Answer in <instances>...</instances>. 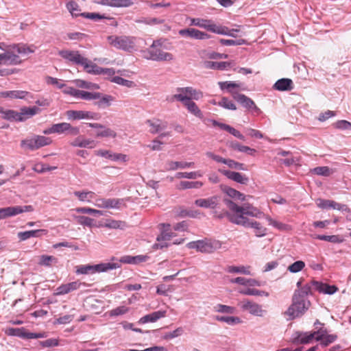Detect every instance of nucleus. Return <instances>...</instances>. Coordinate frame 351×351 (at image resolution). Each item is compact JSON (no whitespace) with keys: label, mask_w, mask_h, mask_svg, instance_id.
Segmentation results:
<instances>
[{"label":"nucleus","mask_w":351,"mask_h":351,"mask_svg":"<svg viewBox=\"0 0 351 351\" xmlns=\"http://www.w3.org/2000/svg\"><path fill=\"white\" fill-rule=\"evenodd\" d=\"M35 47L25 44H16L9 47L4 53H0V66L18 65L22 63L19 55L25 56L34 53Z\"/></svg>","instance_id":"nucleus-1"},{"label":"nucleus","mask_w":351,"mask_h":351,"mask_svg":"<svg viewBox=\"0 0 351 351\" xmlns=\"http://www.w3.org/2000/svg\"><path fill=\"white\" fill-rule=\"evenodd\" d=\"M225 202L228 208L232 213V214L229 215V219L234 223V220L239 217L247 218L245 215H249L256 218H262L265 217L266 215L259 209L250 204H247L241 206L230 199H225Z\"/></svg>","instance_id":"nucleus-2"},{"label":"nucleus","mask_w":351,"mask_h":351,"mask_svg":"<svg viewBox=\"0 0 351 351\" xmlns=\"http://www.w3.org/2000/svg\"><path fill=\"white\" fill-rule=\"evenodd\" d=\"M298 293H294L292 298V304L284 313L288 320H293L302 316L308 309L310 302L298 296Z\"/></svg>","instance_id":"nucleus-3"},{"label":"nucleus","mask_w":351,"mask_h":351,"mask_svg":"<svg viewBox=\"0 0 351 351\" xmlns=\"http://www.w3.org/2000/svg\"><path fill=\"white\" fill-rule=\"evenodd\" d=\"M108 41L112 47L128 52L137 50V38L128 36H110Z\"/></svg>","instance_id":"nucleus-4"},{"label":"nucleus","mask_w":351,"mask_h":351,"mask_svg":"<svg viewBox=\"0 0 351 351\" xmlns=\"http://www.w3.org/2000/svg\"><path fill=\"white\" fill-rule=\"evenodd\" d=\"M222 243L217 240L205 239L190 242L187 244L189 249H195L202 253H213L221 248Z\"/></svg>","instance_id":"nucleus-5"},{"label":"nucleus","mask_w":351,"mask_h":351,"mask_svg":"<svg viewBox=\"0 0 351 351\" xmlns=\"http://www.w3.org/2000/svg\"><path fill=\"white\" fill-rule=\"evenodd\" d=\"M147 58L154 61H171L173 59L172 53L165 51L160 40L154 41L147 49Z\"/></svg>","instance_id":"nucleus-6"},{"label":"nucleus","mask_w":351,"mask_h":351,"mask_svg":"<svg viewBox=\"0 0 351 351\" xmlns=\"http://www.w3.org/2000/svg\"><path fill=\"white\" fill-rule=\"evenodd\" d=\"M190 25L204 28L207 31L217 34H228V27L216 25L212 20L202 18H190Z\"/></svg>","instance_id":"nucleus-7"},{"label":"nucleus","mask_w":351,"mask_h":351,"mask_svg":"<svg viewBox=\"0 0 351 351\" xmlns=\"http://www.w3.org/2000/svg\"><path fill=\"white\" fill-rule=\"evenodd\" d=\"M119 267L117 263H105L95 265H80L76 267L77 274H93L95 273L104 272L110 269H116Z\"/></svg>","instance_id":"nucleus-8"},{"label":"nucleus","mask_w":351,"mask_h":351,"mask_svg":"<svg viewBox=\"0 0 351 351\" xmlns=\"http://www.w3.org/2000/svg\"><path fill=\"white\" fill-rule=\"evenodd\" d=\"M234 223L241 225L245 228H251L254 230V233L258 237H262L267 234V229L260 222L251 220L248 218L239 217L234 220Z\"/></svg>","instance_id":"nucleus-9"},{"label":"nucleus","mask_w":351,"mask_h":351,"mask_svg":"<svg viewBox=\"0 0 351 351\" xmlns=\"http://www.w3.org/2000/svg\"><path fill=\"white\" fill-rule=\"evenodd\" d=\"M51 142L52 141L49 137L36 135L31 138L22 140L21 145L25 149L33 151L50 145Z\"/></svg>","instance_id":"nucleus-10"},{"label":"nucleus","mask_w":351,"mask_h":351,"mask_svg":"<svg viewBox=\"0 0 351 351\" xmlns=\"http://www.w3.org/2000/svg\"><path fill=\"white\" fill-rule=\"evenodd\" d=\"M67 132L71 136H77L80 134V129L77 127L72 126L70 123L62 122L60 123L53 124L48 129L43 131L45 134H63Z\"/></svg>","instance_id":"nucleus-11"},{"label":"nucleus","mask_w":351,"mask_h":351,"mask_svg":"<svg viewBox=\"0 0 351 351\" xmlns=\"http://www.w3.org/2000/svg\"><path fill=\"white\" fill-rule=\"evenodd\" d=\"M66 115L69 120L93 119L98 120L100 115L97 112L87 110H70L66 112Z\"/></svg>","instance_id":"nucleus-12"},{"label":"nucleus","mask_w":351,"mask_h":351,"mask_svg":"<svg viewBox=\"0 0 351 351\" xmlns=\"http://www.w3.org/2000/svg\"><path fill=\"white\" fill-rule=\"evenodd\" d=\"M229 93L232 95L234 99L242 104L244 107L249 110H254L257 114L261 112V110L256 106L255 103L246 95L233 90H229Z\"/></svg>","instance_id":"nucleus-13"},{"label":"nucleus","mask_w":351,"mask_h":351,"mask_svg":"<svg viewBox=\"0 0 351 351\" xmlns=\"http://www.w3.org/2000/svg\"><path fill=\"white\" fill-rule=\"evenodd\" d=\"M238 305L243 311H248L250 314L256 316L263 315V310L261 306L256 302L245 299L239 302Z\"/></svg>","instance_id":"nucleus-14"},{"label":"nucleus","mask_w":351,"mask_h":351,"mask_svg":"<svg viewBox=\"0 0 351 351\" xmlns=\"http://www.w3.org/2000/svg\"><path fill=\"white\" fill-rule=\"evenodd\" d=\"M317 336L316 330L313 332H295L292 338V343L295 344H307L315 339Z\"/></svg>","instance_id":"nucleus-15"},{"label":"nucleus","mask_w":351,"mask_h":351,"mask_svg":"<svg viewBox=\"0 0 351 351\" xmlns=\"http://www.w3.org/2000/svg\"><path fill=\"white\" fill-rule=\"evenodd\" d=\"M178 34L182 37L197 40H206L211 37V36L207 33L195 28L182 29L179 30Z\"/></svg>","instance_id":"nucleus-16"},{"label":"nucleus","mask_w":351,"mask_h":351,"mask_svg":"<svg viewBox=\"0 0 351 351\" xmlns=\"http://www.w3.org/2000/svg\"><path fill=\"white\" fill-rule=\"evenodd\" d=\"M317 336L315 340L320 341V344L324 347L333 343L337 339V335H328L327 330L324 327H320L316 330Z\"/></svg>","instance_id":"nucleus-17"},{"label":"nucleus","mask_w":351,"mask_h":351,"mask_svg":"<svg viewBox=\"0 0 351 351\" xmlns=\"http://www.w3.org/2000/svg\"><path fill=\"white\" fill-rule=\"evenodd\" d=\"M220 203V197L217 195L211 196L208 198H200L195 201L194 204L200 208H216Z\"/></svg>","instance_id":"nucleus-18"},{"label":"nucleus","mask_w":351,"mask_h":351,"mask_svg":"<svg viewBox=\"0 0 351 351\" xmlns=\"http://www.w3.org/2000/svg\"><path fill=\"white\" fill-rule=\"evenodd\" d=\"M58 54L62 58L75 64H80V63H82V61L83 60V56L78 51L68 49L61 50L58 52Z\"/></svg>","instance_id":"nucleus-19"},{"label":"nucleus","mask_w":351,"mask_h":351,"mask_svg":"<svg viewBox=\"0 0 351 351\" xmlns=\"http://www.w3.org/2000/svg\"><path fill=\"white\" fill-rule=\"evenodd\" d=\"M121 199L117 198H99L96 200L95 206L99 208H119Z\"/></svg>","instance_id":"nucleus-20"},{"label":"nucleus","mask_w":351,"mask_h":351,"mask_svg":"<svg viewBox=\"0 0 351 351\" xmlns=\"http://www.w3.org/2000/svg\"><path fill=\"white\" fill-rule=\"evenodd\" d=\"M311 284L313 289L321 293L331 295L338 290V288L335 285H329L315 280H311Z\"/></svg>","instance_id":"nucleus-21"},{"label":"nucleus","mask_w":351,"mask_h":351,"mask_svg":"<svg viewBox=\"0 0 351 351\" xmlns=\"http://www.w3.org/2000/svg\"><path fill=\"white\" fill-rule=\"evenodd\" d=\"M219 171L228 179L239 184H246L249 181V178L246 176L239 172L231 171L229 170H219Z\"/></svg>","instance_id":"nucleus-22"},{"label":"nucleus","mask_w":351,"mask_h":351,"mask_svg":"<svg viewBox=\"0 0 351 351\" xmlns=\"http://www.w3.org/2000/svg\"><path fill=\"white\" fill-rule=\"evenodd\" d=\"M160 226H161V232L156 238L157 241H166L168 243L173 237H176V234L171 231L169 223H161Z\"/></svg>","instance_id":"nucleus-23"},{"label":"nucleus","mask_w":351,"mask_h":351,"mask_svg":"<svg viewBox=\"0 0 351 351\" xmlns=\"http://www.w3.org/2000/svg\"><path fill=\"white\" fill-rule=\"evenodd\" d=\"M97 227H104L109 229H123L126 227V223L123 221L115 220L111 218H108L105 219L104 223L101 221L99 222Z\"/></svg>","instance_id":"nucleus-24"},{"label":"nucleus","mask_w":351,"mask_h":351,"mask_svg":"<svg viewBox=\"0 0 351 351\" xmlns=\"http://www.w3.org/2000/svg\"><path fill=\"white\" fill-rule=\"evenodd\" d=\"M73 147H84L93 149L96 147L95 141L85 138L83 136H78L72 142L70 143Z\"/></svg>","instance_id":"nucleus-25"},{"label":"nucleus","mask_w":351,"mask_h":351,"mask_svg":"<svg viewBox=\"0 0 351 351\" xmlns=\"http://www.w3.org/2000/svg\"><path fill=\"white\" fill-rule=\"evenodd\" d=\"M317 206L322 209H334L341 210L343 208V205L337 203L333 200L324 199L319 198L316 200Z\"/></svg>","instance_id":"nucleus-26"},{"label":"nucleus","mask_w":351,"mask_h":351,"mask_svg":"<svg viewBox=\"0 0 351 351\" xmlns=\"http://www.w3.org/2000/svg\"><path fill=\"white\" fill-rule=\"evenodd\" d=\"M146 123L149 127V132L152 134L158 133L167 127V123L160 119L147 120Z\"/></svg>","instance_id":"nucleus-27"},{"label":"nucleus","mask_w":351,"mask_h":351,"mask_svg":"<svg viewBox=\"0 0 351 351\" xmlns=\"http://www.w3.org/2000/svg\"><path fill=\"white\" fill-rule=\"evenodd\" d=\"M273 88L279 91L291 90L293 88V83L291 79L282 78L274 84Z\"/></svg>","instance_id":"nucleus-28"},{"label":"nucleus","mask_w":351,"mask_h":351,"mask_svg":"<svg viewBox=\"0 0 351 351\" xmlns=\"http://www.w3.org/2000/svg\"><path fill=\"white\" fill-rule=\"evenodd\" d=\"M39 111V108L36 106L22 108L21 111L19 112V121H25L36 114Z\"/></svg>","instance_id":"nucleus-29"},{"label":"nucleus","mask_w":351,"mask_h":351,"mask_svg":"<svg viewBox=\"0 0 351 351\" xmlns=\"http://www.w3.org/2000/svg\"><path fill=\"white\" fill-rule=\"evenodd\" d=\"M195 163L193 162H177L169 160L166 163V170L167 171H175L178 169H186L189 167H193Z\"/></svg>","instance_id":"nucleus-30"},{"label":"nucleus","mask_w":351,"mask_h":351,"mask_svg":"<svg viewBox=\"0 0 351 351\" xmlns=\"http://www.w3.org/2000/svg\"><path fill=\"white\" fill-rule=\"evenodd\" d=\"M166 311H158L153 312L150 314L142 317L139 319L140 324H145L147 322H155L158 319L166 316Z\"/></svg>","instance_id":"nucleus-31"},{"label":"nucleus","mask_w":351,"mask_h":351,"mask_svg":"<svg viewBox=\"0 0 351 351\" xmlns=\"http://www.w3.org/2000/svg\"><path fill=\"white\" fill-rule=\"evenodd\" d=\"M34 210L32 206H10L7 207V215L8 217L17 215L19 214L25 213V212H32Z\"/></svg>","instance_id":"nucleus-32"},{"label":"nucleus","mask_w":351,"mask_h":351,"mask_svg":"<svg viewBox=\"0 0 351 351\" xmlns=\"http://www.w3.org/2000/svg\"><path fill=\"white\" fill-rule=\"evenodd\" d=\"M41 233L47 234V231L46 230H28L25 232H19L17 234L19 239L21 241H25L31 237H39L41 236Z\"/></svg>","instance_id":"nucleus-33"},{"label":"nucleus","mask_w":351,"mask_h":351,"mask_svg":"<svg viewBox=\"0 0 351 351\" xmlns=\"http://www.w3.org/2000/svg\"><path fill=\"white\" fill-rule=\"evenodd\" d=\"M29 93L25 90H9L0 93L1 97H10L11 99H25Z\"/></svg>","instance_id":"nucleus-34"},{"label":"nucleus","mask_w":351,"mask_h":351,"mask_svg":"<svg viewBox=\"0 0 351 351\" xmlns=\"http://www.w3.org/2000/svg\"><path fill=\"white\" fill-rule=\"evenodd\" d=\"M83 62L80 63V65L84 66L86 72L89 73L99 74L101 72L100 67L88 60L83 56Z\"/></svg>","instance_id":"nucleus-35"},{"label":"nucleus","mask_w":351,"mask_h":351,"mask_svg":"<svg viewBox=\"0 0 351 351\" xmlns=\"http://www.w3.org/2000/svg\"><path fill=\"white\" fill-rule=\"evenodd\" d=\"M230 147L234 150H238L241 152H245L250 156H254L256 153V150L252 149L248 146L242 145L237 141H232L230 143Z\"/></svg>","instance_id":"nucleus-36"},{"label":"nucleus","mask_w":351,"mask_h":351,"mask_svg":"<svg viewBox=\"0 0 351 351\" xmlns=\"http://www.w3.org/2000/svg\"><path fill=\"white\" fill-rule=\"evenodd\" d=\"M73 193L80 201L89 203L92 202L95 197V193L90 191H75Z\"/></svg>","instance_id":"nucleus-37"},{"label":"nucleus","mask_w":351,"mask_h":351,"mask_svg":"<svg viewBox=\"0 0 351 351\" xmlns=\"http://www.w3.org/2000/svg\"><path fill=\"white\" fill-rule=\"evenodd\" d=\"M265 218L268 221L269 224L281 231H289L291 230V226L283 223L277 220L273 219L269 215H266Z\"/></svg>","instance_id":"nucleus-38"},{"label":"nucleus","mask_w":351,"mask_h":351,"mask_svg":"<svg viewBox=\"0 0 351 351\" xmlns=\"http://www.w3.org/2000/svg\"><path fill=\"white\" fill-rule=\"evenodd\" d=\"M265 218L268 221L269 224L281 231H289L291 230V226L283 223L277 220L273 219L269 215H266Z\"/></svg>","instance_id":"nucleus-39"},{"label":"nucleus","mask_w":351,"mask_h":351,"mask_svg":"<svg viewBox=\"0 0 351 351\" xmlns=\"http://www.w3.org/2000/svg\"><path fill=\"white\" fill-rule=\"evenodd\" d=\"M203 186V183L200 181L189 182L181 181L176 188L178 190H185L189 189H199Z\"/></svg>","instance_id":"nucleus-40"},{"label":"nucleus","mask_w":351,"mask_h":351,"mask_svg":"<svg viewBox=\"0 0 351 351\" xmlns=\"http://www.w3.org/2000/svg\"><path fill=\"white\" fill-rule=\"evenodd\" d=\"M27 330L25 328H7L5 333L8 336H16L26 339Z\"/></svg>","instance_id":"nucleus-41"},{"label":"nucleus","mask_w":351,"mask_h":351,"mask_svg":"<svg viewBox=\"0 0 351 351\" xmlns=\"http://www.w3.org/2000/svg\"><path fill=\"white\" fill-rule=\"evenodd\" d=\"M188 110V111L195 115V117L198 118H202L203 114L197 105L192 100L186 101V102L183 104Z\"/></svg>","instance_id":"nucleus-42"},{"label":"nucleus","mask_w":351,"mask_h":351,"mask_svg":"<svg viewBox=\"0 0 351 351\" xmlns=\"http://www.w3.org/2000/svg\"><path fill=\"white\" fill-rule=\"evenodd\" d=\"M230 66V63L228 62H213L206 61L204 62V67L206 69H216V70H225L227 67Z\"/></svg>","instance_id":"nucleus-43"},{"label":"nucleus","mask_w":351,"mask_h":351,"mask_svg":"<svg viewBox=\"0 0 351 351\" xmlns=\"http://www.w3.org/2000/svg\"><path fill=\"white\" fill-rule=\"evenodd\" d=\"M77 222L84 226H87L88 228L97 227L98 224L96 223V221L90 217L80 215L75 217Z\"/></svg>","instance_id":"nucleus-44"},{"label":"nucleus","mask_w":351,"mask_h":351,"mask_svg":"<svg viewBox=\"0 0 351 351\" xmlns=\"http://www.w3.org/2000/svg\"><path fill=\"white\" fill-rule=\"evenodd\" d=\"M224 193L227 194L230 197L235 199V200H241L244 201L245 196L244 194L241 192L237 191L236 189L231 187H225L223 189Z\"/></svg>","instance_id":"nucleus-45"},{"label":"nucleus","mask_w":351,"mask_h":351,"mask_svg":"<svg viewBox=\"0 0 351 351\" xmlns=\"http://www.w3.org/2000/svg\"><path fill=\"white\" fill-rule=\"evenodd\" d=\"M184 88H177V93L173 95L171 97V101L177 100L181 101L183 104H184L186 101H189L190 98H189V93H186L183 91Z\"/></svg>","instance_id":"nucleus-46"},{"label":"nucleus","mask_w":351,"mask_h":351,"mask_svg":"<svg viewBox=\"0 0 351 351\" xmlns=\"http://www.w3.org/2000/svg\"><path fill=\"white\" fill-rule=\"evenodd\" d=\"M66 8L74 17L82 16L81 10L79 5L75 1H70L66 3Z\"/></svg>","instance_id":"nucleus-47"},{"label":"nucleus","mask_w":351,"mask_h":351,"mask_svg":"<svg viewBox=\"0 0 351 351\" xmlns=\"http://www.w3.org/2000/svg\"><path fill=\"white\" fill-rule=\"evenodd\" d=\"M313 286L311 284V281L303 285L300 289L295 291L294 293H298V296L302 298H304L305 296L308 294H311V290Z\"/></svg>","instance_id":"nucleus-48"},{"label":"nucleus","mask_w":351,"mask_h":351,"mask_svg":"<svg viewBox=\"0 0 351 351\" xmlns=\"http://www.w3.org/2000/svg\"><path fill=\"white\" fill-rule=\"evenodd\" d=\"M202 176V173L199 171L191 172H178L175 176V177L178 179L187 178L193 180Z\"/></svg>","instance_id":"nucleus-49"},{"label":"nucleus","mask_w":351,"mask_h":351,"mask_svg":"<svg viewBox=\"0 0 351 351\" xmlns=\"http://www.w3.org/2000/svg\"><path fill=\"white\" fill-rule=\"evenodd\" d=\"M250 267H245V266H228L226 268V271L228 273H240L246 275H250Z\"/></svg>","instance_id":"nucleus-50"},{"label":"nucleus","mask_w":351,"mask_h":351,"mask_svg":"<svg viewBox=\"0 0 351 351\" xmlns=\"http://www.w3.org/2000/svg\"><path fill=\"white\" fill-rule=\"evenodd\" d=\"M311 172L318 176H330L333 173V171L328 167L324 166L315 167L311 169Z\"/></svg>","instance_id":"nucleus-51"},{"label":"nucleus","mask_w":351,"mask_h":351,"mask_svg":"<svg viewBox=\"0 0 351 351\" xmlns=\"http://www.w3.org/2000/svg\"><path fill=\"white\" fill-rule=\"evenodd\" d=\"M182 90L189 93V98H190L191 100H192V99L198 100L203 97V93L201 91L194 89L192 87H185L184 90Z\"/></svg>","instance_id":"nucleus-52"},{"label":"nucleus","mask_w":351,"mask_h":351,"mask_svg":"<svg viewBox=\"0 0 351 351\" xmlns=\"http://www.w3.org/2000/svg\"><path fill=\"white\" fill-rule=\"evenodd\" d=\"M305 267V263L302 261H297L289 265L287 270L291 273H298Z\"/></svg>","instance_id":"nucleus-53"},{"label":"nucleus","mask_w":351,"mask_h":351,"mask_svg":"<svg viewBox=\"0 0 351 351\" xmlns=\"http://www.w3.org/2000/svg\"><path fill=\"white\" fill-rule=\"evenodd\" d=\"M215 319L219 322H226L230 325L241 322V319L238 317L217 316Z\"/></svg>","instance_id":"nucleus-54"},{"label":"nucleus","mask_w":351,"mask_h":351,"mask_svg":"<svg viewBox=\"0 0 351 351\" xmlns=\"http://www.w3.org/2000/svg\"><path fill=\"white\" fill-rule=\"evenodd\" d=\"M239 292L241 294L246 295H258V296H263V295L268 296L269 295L268 293H267L264 291H261V290H258V289H252V288H247L246 289L241 290Z\"/></svg>","instance_id":"nucleus-55"},{"label":"nucleus","mask_w":351,"mask_h":351,"mask_svg":"<svg viewBox=\"0 0 351 351\" xmlns=\"http://www.w3.org/2000/svg\"><path fill=\"white\" fill-rule=\"evenodd\" d=\"M45 82L49 85L54 86L60 89L66 86V84L62 80L51 76H47L45 77Z\"/></svg>","instance_id":"nucleus-56"},{"label":"nucleus","mask_w":351,"mask_h":351,"mask_svg":"<svg viewBox=\"0 0 351 351\" xmlns=\"http://www.w3.org/2000/svg\"><path fill=\"white\" fill-rule=\"evenodd\" d=\"M76 85L82 88H86V89H92V90H97L99 88V85L97 84L88 82L82 80H77L75 81Z\"/></svg>","instance_id":"nucleus-57"},{"label":"nucleus","mask_w":351,"mask_h":351,"mask_svg":"<svg viewBox=\"0 0 351 351\" xmlns=\"http://www.w3.org/2000/svg\"><path fill=\"white\" fill-rule=\"evenodd\" d=\"M75 211L78 213L82 214H94L103 215L104 213L102 210H97L88 207H79L75 208Z\"/></svg>","instance_id":"nucleus-58"},{"label":"nucleus","mask_w":351,"mask_h":351,"mask_svg":"<svg viewBox=\"0 0 351 351\" xmlns=\"http://www.w3.org/2000/svg\"><path fill=\"white\" fill-rule=\"evenodd\" d=\"M102 130L98 131L96 133L97 137H112L115 138L117 136V133L111 130L110 128H106L104 126V128H101Z\"/></svg>","instance_id":"nucleus-59"},{"label":"nucleus","mask_w":351,"mask_h":351,"mask_svg":"<svg viewBox=\"0 0 351 351\" xmlns=\"http://www.w3.org/2000/svg\"><path fill=\"white\" fill-rule=\"evenodd\" d=\"M218 105L226 109L235 110L237 109L236 105L227 97H222L221 101L218 102Z\"/></svg>","instance_id":"nucleus-60"},{"label":"nucleus","mask_w":351,"mask_h":351,"mask_svg":"<svg viewBox=\"0 0 351 351\" xmlns=\"http://www.w3.org/2000/svg\"><path fill=\"white\" fill-rule=\"evenodd\" d=\"M52 262L57 263V258L53 256L42 255L38 263L40 265L50 266Z\"/></svg>","instance_id":"nucleus-61"},{"label":"nucleus","mask_w":351,"mask_h":351,"mask_svg":"<svg viewBox=\"0 0 351 351\" xmlns=\"http://www.w3.org/2000/svg\"><path fill=\"white\" fill-rule=\"evenodd\" d=\"M215 308L216 311L223 313L233 314L236 311V308L234 307L224 304H217Z\"/></svg>","instance_id":"nucleus-62"},{"label":"nucleus","mask_w":351,"mask_h":351,"mask_svg":"<svg viewBox=\"0 0 351 351\" xmlns=\"http://www.w3.org/2000/svg\"><path fill=\"white\" fill-rule=\"evenodd\" d=\"M110 7H129L133 4L132 0H110Z\"/></svg>","instance_id":"nucleus-63"},{"label":"nucleus","mask_w":351,"mask_h":351,"mask_svg":"<svg viewBox=\"0 0 351 351\" xmlns=\"http://www.w3.org/2000/svg\"><path fill=\"white\" fill-rule=\"evenodd\" d=\"M230 168L237 169V170H246L245 165L243 163L237 162L232 159H227L226 163Z\"/></svg>","instance_id":"nucleus-64"}]
</instances>
